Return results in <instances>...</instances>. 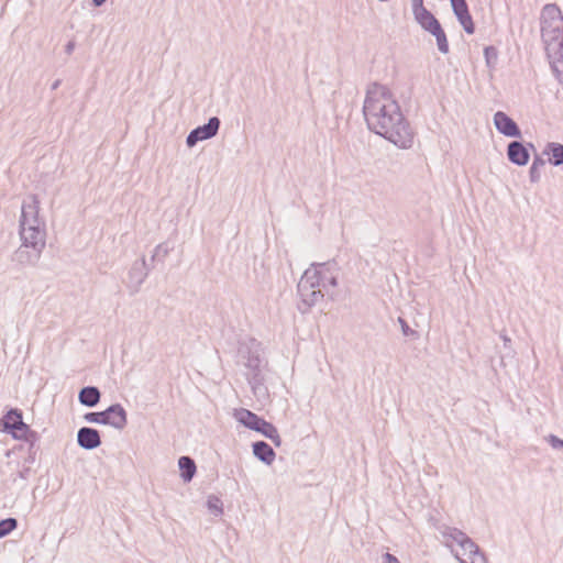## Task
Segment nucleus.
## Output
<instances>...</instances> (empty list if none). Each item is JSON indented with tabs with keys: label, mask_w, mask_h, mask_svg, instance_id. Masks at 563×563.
I'll use <instances>...</instances> for the list:
<instances>
[{
	"label": "nucleus",
	"mask_w": 563,
	"mask_h": 563,
	"mask_svg": "<svg viewBox=\"0 0 563 563\" xmlns=\"http://www.w3.org/2000/svg\"><path fill=\"white\" fill-rule=\"evenodd\" d=\"M363 114L368 129L400 148L413 143V132L398 101L384 85L374 82L366 90Z\"/></svg>",
	"instance_id": "1"
},
{
	"label": "nucleus",
	"mask_w": 563,
	"mask_h": 563,
	"mask_svg": "<svg viewBox=\"0 0 563 563\" xmlns=\"http://www.w3.org/2000/svg\"><path fill=\"white\" fill-rule=\"evenodd\" d=\"M540 24L541 38L550 65L558 80L563 84V15L555 3L542 8Z\"/></svg>",
	"instance_id": "2"
},
{
	"label": "nucleus",
	"mask_w": 563,
	"mask_h": 563,
	"mask_svg": "<svg viewBox=\"0 0 563 563\" xmlns=\"http://www.w3.org/2000/svg\"><path fill=\"white\" fill-rule=\"evenodd\" d=\"M22 244L11 256V262L19 266H34L45 247L46 236H38V232L32 230V233L19 232Z\"/></svg>",
	"instance_id": "3"
},
{
	"label": "nucleus",
	"mask_w": 563,
	"mask_h": 563,
	"mask_svg": "<svg viewBox=\"0 0 563 563\" xmlns=\"http://www.w3.org/2000/svg\"><path fill=\"white\" fill-rule=\"evenodd\" d=\"M40 200L34 194L29 195L23 200L21 216L19 220V232L32 233V230L38 232V236H46L45 221L38 216Z\"/></svg>",
	"instance_id": "4"
},
{
	"label": "nucleus",
	"mask_w": 563,
	"mask_h": 563,
	"mask_svg": "<svg viewBox=\"0 0 563 563\" xmlns=\"http://www.w3.org/2000/svg\"><path fill=\"white\" fill-rule=\"evenodd\" d=\"M297 294L299 297L297 308L305 314L317 302V262H312L309 268L303 272L297 285Z\"/></svg>",
	"instance_id": "5"
},
{
	"label": "nucleus",
	"mask_w": 563,
	"mask_h": 563,
	"mask_svg": "<svg viewBox=\"0 0 563 563\" xmlns=\"http://www.w3.org/2000/svg\"><path fill=\"white\" fill-rule=\"evenodd\" d=\"M84 420L89 423L110 426L117 430H123L128 424V412L121 404L115 402L102 411L86 412Z\"/></svg>",
	"instance_id": "6"
},
{
	"label": "nucleus",
	"mask_w": 563,
	"mask_h": 563,
	"mask_svg": "<svg viewBox=\"0 0 563 563\" xmlns=\"http://www.w3.org/2000/svg\"><path fill=\"white\" fill-rule=\"evenodd\" d=\"M442 534L444 538L456 542L461 547L463 555H467V559H463L460 558L459 553L455 554L461 563H486L485 556L481 553L478 545L461 530L446 527L442 531Z\"/></svg>",
	"instance_id": "7"
},
{
	"label": "nucleus",
	"mask_w": 563,
	"mask_h": 563,
	"mask_svg": "<svg viewBox=\"0 0 563 563\" xmlns=\"http://www.w3.org/2000/svg\"><path fill=\"white\" fill-rule=\"evenodd\" d=\"M413 18L423 31L430 33L435 37L438 49L442 54H448L449 42L446 38V34L439 20L434 16V14L427 9L416 14Z\"/></svg>",
	"instance_id": "8"
},
{
	"label": "nucleus",
	"mask_w": 563,
	"mask_h": 563,
	"mask_svg": "<svg viewBox=\"0 0 563 563\" xmlns=\"http://www.w3.org/2000/svg\"><path fill=\"white\" fill-rule=\"evenodd\" d=\"M233 417L243 427L261 433L263 437L275 426L246 408L234 409Z\"/></svg>",
	"instance_id": "9"
},
{
	"label": "nucleus",
	"mask_w": 563,
	"mask_h": 563,
	"mask_svg": "<svg viewBox=\"0 0 563 563\" xmlns=\"http://www.w3.org/2000/svg\"><path fill=\"white\" fill-rule=\"evenodd\" d=\"M221 120L218 117H210L208 122L192 129L186 136V145L191 148L197 143L214 137L220 129Z\"/></svg>",
	"instance_id": "10"
},
{
	"label": "nucleus",
	"mask_w": 563,
	"mask_h": 563,
	"mask_svg": "<svg viewBox=\"0 0 563 563\" xmlns=\"http://www.w3.org/2000/svg\"><path fill=\"white\" fill-rule=\"evenodd\" d=\"M238 357L243 362L246 368L251 367L252 361H255L258 364L264 363L261 357V343L254 338H247L239 341Z\"/></svg>",
	"instance_id": "11"
},
{
	"label": "nucleus",
	"mask_w": 563,
	"mask_h": 563,
	"mask_svg": "<svg viewBox=\"0 0 563 563\" xmlns=\"http://www.w3.org/2000/svg\"><path fill=\"white\" fill-rule=\"evenodd\" d=\"M153 268L154 265L148 264L144 256L140 260H136L132 264L128 273V287L132 290V292L139 291L141 285L144 283L151 269Z\"/></svg>",
	"instance_id": "12"
},
{
	"label": "nucleus",
	"mask_w": 563,
	"mask_h": 563,
	"mask_svg": "<svg viewBox=\"0 0 563 563\" xmlns=\"http://www.w3.org/2000/svg\"><path fill=\"white\" fill-rule=\"evenodd\" d=\"M493 122L496 130L507 137L520 139L522 136L518 124L504 111L495 112Z\"/></svg>",
	"instance_id": "13"
},
{
	"label": "nucleus",
	"mask_w": 563,
	"mask_h": 563,
	"mask_svg": "<svg viewBox=\"0 0 563 563\" xmlns=\"http://www.w3.org/2000/svg\"><path fill=\"white\" fill-rule=\"evenodd\" d=\"M528 146L534 148L532 143L525 144L521 141H511L507 146V157L509 162L517 166L527 165L530 159Z\"/></svg>",
	"instance_id": "14"
},
{
	"label": "nucleus",
	"mask_w": 563,
	"mask_h": 563,
	"mask_svg": "<svg viewBox=\"0 0 563 563\" xmlns=\"http://www.w3.org/2000/svg\"><path fill=\"white\" fill-rule=\"evenodd\" d=\"M76 440L78 446L86 451H92L99 448L102 443L100 431L92 427L79 428Z\"/></svg>",
	"instance_id": "15"
},
{
	"label": "nucleus",
	"mask_w": 563,
	"mask_h": 563,
	"mask_svg": "<svg viewBox=\"0 0 563 563\" xmlns=\"http://www.w3.org/2000/svg\"><path fill=\"white\" fill-rule=\"evenodd\" d=\"M263 366V363L258 364L257 362L252 361L251 367L247 368L250 371L247 373V382L256 397L265 396L267 394V387L264 384V375L262 372Z\"/></svg>",
	"instance_id": "16"
},
{
	"label": "nucleus",
	"mask_w": 563,
	"mask_h": 563,
	"mask_svg": "<svg viewBox=\"0 0 563 563\" xmlns=\"http://www.w3.org/2000/svg\"><path fill=\"white\" fill-rule=\"evenodd\" d=\"M18 427L24 428L23 412L19 408H10L0 419V431L10 435Z\"/></svg>",
	"instance_id": "17"
},
{
	"label": "nucleus",
	"mask_w": 563,
	"mask_h": 563,
	"mask_svg": "<svg viewBox=\"0 0 563 563\" xmlns=\"http://www.w3.org/2000/svg\"><path fill=\"white\" fill-rule=\"evenodd\" d=\"M253 455L266 465H272L276 459V453L272 445L263 440L252 443Z\"/></svg>",
	"instance_id": "18"
},
{
	"label": "nucleus",
	"mask_w": 563,
	"mask_h": 563,
	"mask_svg": "<svg viewBox=\"0 0 563 563\" xmlns=\"http://www.w3.org/2000/svg\"><path fill=\"white\" fill-rule=\"evenodd\" d=\"M101 391L97 386H85L78 393L79 404L93 408L100 402Z\"/></svg>",
	"instance_id": "19"
},
{
	"label": "nucleus",
	"mask_w": 563,
	"mask_h": 563,
	"mask_svg": "<svg viewBox=\"0 0 563 563\" xmlns=\"http://www.w3.org/2000/svg\"><path fill=\"white\" fill-rule=\"evenodd\" d=\"M179 475L184 483L192 481L197 473V465L192 457L183 455L178 459Z\"/></svg>",
	"instance_id": "20"
},
{
	"label": "nucleus",
	"mask_w": 563,
	"mask_h": 563,
	"mask_svg": "<svg viewBox=\"0 0 563 563\" xmlns=\"http://www.w3.org/2000/svg\"><path fill=\"white\" fill-rule=\"evenodd\" d=\"M12 439L23 441L25 444L27 443H38L41 437L40 434L33 430L27 423L24 422L23 427H18L13 434H10Z\"/></svg>",
	"instance_id": "21"
},
{
	"label": "nucleus",
	"mask_w": 563,
	"mask_h": 563,
	"mask_svg": "<svg viewBox=\"0 0 563 563\" xmlns=\"http://www.w3.org/2000/svg\"><path fill=\"white\" fill-rule=\"evenodd\" d=\"M332 265L330 263H319V287L327 288L328 286L335 287L338 282L336 275L331 272Z\"/></svg>",
	"instance_id": "22"
},
{
	"label": "nucleus",
	"mask_w": 563,
	"mask_h": 563,
	"mask_svg": "<svg viewBox=\"0 0 563 563\" xmlns=\"http://www.w3.org/2000/svg\"><path fill=\"white\" fill-rule=\"evenodd\" d=\"M543 154L549 155V162L553 166L563 165V144L550 142L547 144Z\"/></svg>",
	"instance_id": "23"
},
{
	"label": "nucleus",
	"mask_w": 563,
	"mask_h": 563,
	"mask_svg": "<svg viewBox=\"0 0 563 563\" xmlns=\"http://www.w3.org/2000/svg\"><path fill=\"white\" fill-rule=\"evenodd\" d=\"M174 251V244L169 241L162 242L157 244L153 253L151 255V265H154V263H164L166 257L169 255L170 252Z\"/></svg>",
	"instance_id": "24"
},
{
	"label": "nucleus",
	"mask_w": 563,
	"mask_h": 563,
	"mask_svg": "<svg viewBox=\"0 0 563 563\" xmlns=\"http://www.w3.org/2000/svg\"><path fill=\"white\" fill-rule=\"evenodd\" d=\"M544 165L545 161L541 156L536 155L529 168V178L531 183H538L540 180V168L543 167Z\"/></svg>",
	"instance_id": "25"
},
{
	"label": "nucleus",
	"mask_w": 563,
	"mask_h": 563,
	"mask_svg": "<svg viewBox=\"0 0 563 563\" xmlns=\"http://www.w3.org/2000/svg\"><path fill=\"white\" fill-rule=\"evenodd\" d=\"M18 519L13 517H8L0 520V539L10 534L13 530L18 528Z\"/></svg>",
	"instance_id": "26"
},
{
	"label": "nucleus",
	"mask_w": 563,
	"mask_h": 563,
	"mask_svg": "<svg viewBox=\"0 0 563 563\" xmlns=\"http://www.w3.org/2000/svg\"><path fill=\"white\" fill-rule=\"evenodd\" d=\"M207 507L214 516L223 515V503L221 498L216 495L208 496Z\"/></svg>",
	"instance_id": "27"
},
{
	"label": "nucleus",
	"mask_w": 563,
	"mask_h": 563,
	"mask_svg": "<svg viewBox=\"0 0 563 563\" xmlns=\"http://www.w3.org/2000/svg\"><path fill=\"white\" fill-rule=\"evenodd\" d=\"M456 19L467 34H473L475 32V25L470 13V10L464 14H461Z\"/></svg>",
	"instance_id": "28"
},
{
	"label": "nucleus",
	"mask_w": 563,
	"mask_h": 563,
	"mask_svg": "<svg viewBox=\"0 0 563 563\" xmlns=\"http://www.w3.org/2000/svg\"><path fill=\"white\" fill-rule=\"evenodd\" d=\"M454 15L457 18L468 11L466 0H450Z\"/></svg>",
	"instance_id": "29"
},
{
	"label": "nucleus",
	"mask_w": 563,
	"mask_h": 563,
	"mask_svg": "<svg viewBox=\"0 0 563 563\" xmlns=\"http://www.w3.org/2000/svg\"><path fill=\"white\" fill-rule=\"evenodd\" d=\"M38 451V443H27V455L24 459L26 464H33L36 460V454Z\"/></svg>",
	"instance_id": "30"
},
{
	"label": "nucleus",
	"mask_w": 563,
	"mask_h": 563,
	"mask_svg": "<svg viewBox=\"0 0 563 563\" xmlns=\"http://www.w3.org/2000/svg\"><path fill=\"white\" fill-rule=\"evenodd\" d=\"M264 437L266 439L271 440L276 448H279L283 444V440H282V438H280V435L278 433V430H277L276 426H274L269 430V432L266 433Z\"/></svg>",
	"instance_id": "31"
},
{
	"label": "nucleus",
	"mask_w": 563,
	"mask_h": 563,
	"mask_svg": "<svg viewBox=\"0 0 563 563\" xmlns=\"http://www.w3.org/2000/svg\"><path fill=\"white\" fill-rule=\"evenodd\" d=\"M484 56L487 65H490L492 59H497V49L494 46H486L484 48Z\"/></svg>",
	"instance_id": "32"
},
{
	"label": "nucleus",
	"mask_w": 563,
	"mask_h": 563,
	"mask_svg": "<svg viewBox=\"0 0 563 563\" xmlns=\"http://www.w3.org/2000/svg\"><path fill=\"white\" fill-rule=\"evenodd\" d=\"M548 443L555 450L563 449V440L554 434H549L547 438Z\"/></svg>",
	"instance_id": "33"
},
{
	"label": "nucleus",
	"mask_w": 563,
	"mask_h": 563,
	"mask_svg": "<svg viewBox=\"0 0 563 563\" xmlns=\"http://www.w3.org/2000/svg\"><path fill=\"white\" fill-rule=\"evenodd\" d=\"M398 322L401 327V331H402V334L405 336H409V335H412L415 334L416 332L408 325V323L406 322V320L401 317L398 318Z\"/></svg>",
	"instance_id": "34"
},
{
	"label": "nucleus",
	"mask_w": 563,
	"mask_h": 563,
	"mask_svg": "<svg viewBox=\"0 0 563 563\" xmlns=\"http://www.w3.org/2000/svg\"><path fill=\"white\" fill-rule=\"evenodd\" d=\"M412 3V14L413 16L421 11L427 10V8L423 5V0H411Z\"/></svg>",
	"instance_id": "35"
},
{
	"label": "nucleus",
	"mask_w": 563,
	"mask_h": 563,
	"mask_svg": "<svg viewBox=\"0 0 563 563\" xmlns=\"http://www.w3.org/2000/svg\"><path fill=\"white\" fill-rule=\"evenodd\" d=\"M383 563H400V562L395 555L390 554L389 552H386L383 555Z\"/></svg>",
	"instance_id": "36"
},
{
	"label": "nucleus",
	"mask_w": 563,
	"mask_h": 563,
	"mask_svg": "<svg viewBox=\"0 0 563 563\" xmlns=\"http://www.w3.org/2000/svg\"><path fill=\"white\" fill-rule=\"evenodd\" d=\"M75 47H76V42L74 40L68 41L67 44L65 45V53L67 55H70L74 52Z\"/></svg>",
	"instance_id": "37"
},
{
	"label": "nucleus",
	"mask_w": 563,
	"mask_h": 563,
	"mask_svg": "<svg viewBox=\"0 0 563 563\" xmlns=\"http://www.w3.org/2000/svg\"><path fill=\"white\" fill-rule=\"evenodd\" d=\"M30 473H31V467L30 466H24L20 472H19V477L22 478V479H27L29 476H30Z\"/></svg>",
	"instance_id": "38"
},
{
	"label": "nucleus",
	"mask_w": 563,
	"mask_h": 563,
	"mask_svg": "<svg viewBox=\"0 0 563 563\" xmlns=\"http://www.w3.org/2000/svg\"><path fill=\"white\" fill-rule=\"evenodd\" d=\"M107 0H91V4L95 7V8H100L101 5H103L106 3Z\"/></svg>",
	"instance_id": "39"
},
{
	"label": "nucleus",
	"mask_w": 563,
	"mask_h": 563,
	"mask_svg": "<svg viewBox=\"0 0 563 563\" xmlns=\"http://www.w3.org/2000/svg\"><path fill=\"white\" fill-rule=\"evenodd\" d=\"M62 84V79H56L55 81H53L52 86H51V89L52 90H56L58 89V87L60 86Z\"/></svg>",
	"instance_id": "40"
},
{
	"label": "nucleus",
	"mask_w": 563,
	"mask_h": 563,
	"mask_svg": "<svg viewBox=\"0 0 563 563\" xmlns=\"http://www.w3.org/2000/svg\"><path fill=\"white\" fill-rule=\"evenodd\" d=\"M500 338L504 340L505 345H506L508 342H510V339H509L507 335H505V334H501V335H500Z\"/></svg>",
	"instance_id": "41"
}]
</instances>
